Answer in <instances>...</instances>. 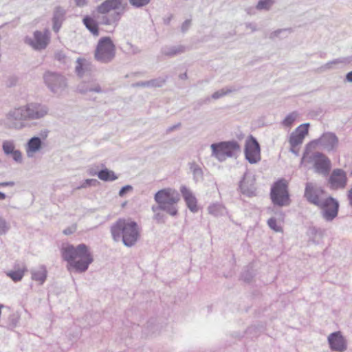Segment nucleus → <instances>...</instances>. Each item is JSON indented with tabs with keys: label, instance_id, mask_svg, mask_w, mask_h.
<instances>
[{
	"label": "nucleus",
	"instance_id": "f257e3e1",
	"mask_svg": "<svg viewBox=\"0 0 352 352\" xmlns=\"http://www.w3.org/2000/svg\"><path fill=\"white\" fill-rule=\"evenodd\" d=\"M63 260L67 262V270H74L76 272H86L94 261L93 256L88 246L80 243L77 246L69 244L61 250Z\"/></svg>",
	"mask_w": 352,
	"mask_h": 352
},
{
	"label": "nucleus",
	"instance_id": "f03ea898",
	"mask_svg": "<svg viewBox=\"0 0 352 352\" xmlns=\"http://www.w3.org/2000/svg\"><path fill=\"white\" fill-rule=\"evenodd\" d=\"M140 228L138 223L131 219H118L110 228L113 240L122 241L126 247H133L140 236Z\"/></svg>",
	"mask_w": 352,
	"mask_h": 352
},
{
	"label": "nucleus",
	"instance_id": "7ed1b4c3",
	"mask_svg": "<svg viewBox=\"0 0 352 352\" xmlns=\"http://www.w3.org/2000/svg\"><path fill=\"white\" fill-rule=\"evenodd\" d=\"M48 112L49 108L45 104L30 102L10 111L7 119L10 122L39 120L44 118Z\"/></svg>",
	"mask_w": 352,
	"mask_h": 352
},
{
	"label": "nucleus",
	"instance_id": "20e7f679",
	"mask_svg": "<svg viewBox=\"0 0 352 352\" xmlns=\"http://www.w3.org/2000/svg\"><path fill=\"white\" fill-rule=\"evenodd\" d=\"M154 200L159 204L161 210L172 217L177 215V204L180 200V194L175 189L166 188L158 190L154 195Z\"/></svg>",
	"mask_w": 352,
	"mask_h": 352
},
{
	"label": "nucleus",
	"instance_id": "39448f33",
	"mask_svg": "<svg viewBox=\"0 0 352 352\" xmlns=\"http://www.w3.org/2000/svg\"><path fill=\"white\" fill-rule=\"evenodd\" d=\"M211 156L218 161L224 162L228 157H233L241 152L240 144L236 140L222 141L210 145Z\"/></svg>",
	"mask_w": 352,
	"mask_h": 352
},
{
	"label": "nucleus",
	"instance_id": "423d86ee",
	"mask_svg": "<svg viewBox=\"0 0 352 352\" xmlns=\"http://www.w3.org/2000/svg\"><path fill=\"white\" fill-rule=\"evenodd\" d=\"M304 162L313 165L314 170L316 173L324 177L329 175L331 168V162L328 157L320 152H314L308 155L305 151L301 159V164Z\"/></svg>",
	"mask_w": 352,
	"mask_h": 352
},
{
	"label": "nucleus",
	"instance_id": "0eeeda50",
	"mask_svg": "<svg viewBox=\"0 0 352 352\" xmlns=\"http://www.w3.org/2000/svg\"><path fill=\"white\" fill-rule=\"evenodd\" d=\"M116 56V45L109 36L101 37L96 45L94 58L104 64L111 63Z\"/></svg>",
	"mask_w": 352,
	"mask_h": 352
},
{
	"label": "nucleus",
	"instance_id": "6e6552de",
	"mask_svg": "<svg viewBox=\"0 0 352 352\" xmlns=\"http://www.w3.org/2000/svg\"><path fill=\"white\" fill-rule=\"evenodd\" d=\"M270 198L272 203L279 207L287 206L290 204L288 186L284 179H278L272 186Z\"/></svg>",
	"mask_w": 352,
	"mask_h": 352
},
{
	"label": "nucleus",
	"instance_id": "1a4fd4ad",
	"mask_svg": "<svg viewBox=\"0 0 352 352\" xmlns=\"http://www.w3.org/2000/svg\"><path fill=\"white\" fill-rule=\"evenodd\" d=\"M43 78L45 85L54 94H61L67 87V78L58 72L47 71Z\"/></svg>",
	"mask_w": 352,
	"mask_h": 352
},
{
	"label": "nucleus",
	"instance_id": "9d476101",
	"mask_svg": "<svg viewBox=\"0 0 352 352\" xmlns=\"http://www.w3.org/2000/svg\"><path fill=\"white\" fill-rule=\"evenodd\" d=\"M50 32L45 28L43 32L34 31L33 37L26 36L24 38V43L36 51H41L47 48L50 43Z\"/></svg>",
	"mask_w": 352,
	"mask_h": 352
},
{
	"label": "nucleus",
	"instance_id": "9b49d317",
	"mask_svg": "<svg viewBox=\"0 0 352 352\" xmlns=\"http://www.w3.org/2000/svg\"><path fill=\"white\" fill-rule=\"evenodd\" d=\"M317 206L321 209V215L327 221H332L338 214L340 204L333 197L323 199Z\"/></svg>",
	"mask_w": 352,
	"mask_h": 352
},
{
	"label": "nucleus",
	"instance_id": "f8f14e48",
	"mask_svg": "<svg viewBox=\"0 0 352 352\" xmlns=\"http://www.w3.org/2000/svg\"><path fill=\"white\" fill-rule=\"evenodd\" d=\"M245 157L250 164H256L261 160V147L256 138L250 135L245 140Z\"/></svg>",
	"mask_w": 352,
	"mask_h": 352
},
{
	"label": "nucleus",
	"instance_id": "ddd939ff",
	"mask_svg": "<svg viewBox=\"0 0 352 352\" xmlns=\"http://www.w3.org/2000/svg\"><path fill=\"white\" fill-rule=\"evenodd\" d=\"M324 193V190L316 183L307 182L305 184L304 197L309 203L316 206L320 204L323 199L320 196Z\"/></svg>",
	"mask_w": 352,
	"mask_h": 352
},
{
	"label": "nucleus",
	"instance_id": "4468645a",
	"mask_svg": "<svg viewBox=\"0 0 352 352\" xmlns=\"http://www.w3.org/2000/svg\"><path fill=\"white\" fill-rule=\"evenodd\" d=\"M347 181L346 173L341 168L333 169L328 179L330 188L332 190L344 189Z\"/></svg>",
	"mask_w": 352,
	"mask_h": 352
},
{
	"label": "nucleus",
	"instance_id": "2eb2a0df",
	"mask_svg": "<svg viewBox=\"0 0 352 352\" xmlns=\"http://www.w3.org/2000/svg\"><path fill=\"white\" fill-rule=\"evenodd\" d=\"M77 91L81 94H87L88 93L101 94L104 91L96 78H90L88 80H82L77 86Z\"/></svg>",
	"mask_w": 352,
	"mask_h": 352
},
{
	"label": "nucleus",
	"instance_id": "dca6fc26",
	"mask_svg": "<svg viewBox=\"0 0 352 352\" xmlns=\"http://www.w3.org/2000/svg\"><path fill=\"white\" fill-rule=\"evenodd\" d=\"M330 349L336 352H344L347 349L346 341L340 331L331 333L328 336Z\"/></svg>",
	"mask_w": 352,
	"mask_h": 352
},
{
	"label": "nucleus",
	"instance_id": "f3484780",
	"mask_svg": "<svg viewBox=\"0 0 352 352\" xmlns=\"http://www.w3.org/2000/svg\"><path fill=\"white\" fill-rule=\"evenodd\" d=\"M322 148L327 151H335L338 146V138L334 133L327 132L317 140Z\"/></svg>",
	"mask_w": 352,
	"mask_h": 352
},
{
	"label": "nucleus",
	"instance_id": "a211bd4d",
	"mask_svg": "<svg viewBox=\"0 0 352 352\" xmlns=\"http://www.w3.org/2000/svg\"><path fill=\"white\" fill-rule=\"evenodd\" d=\"M239 188L241 192L248 197L255 195L256 187L254 178L248 176V173H245L243 179L240 181Z\"/></svg>",
	"mask_w": 352,
	"mask_h": 352
},
{
	"label": "nucleus",
	"instance_id": "6ab92c4d",
	"mask_svg": "<svg viewBox=\"0 0 352 352\" xmlns=\"http://www.w3.org/2000/svg\"><path fill=\"white\" fill-rule=\"evenodd\" d=\"M123 0H105L97 7V11L100 14H106L111 10H116L122 8V10L126 6V3L122 5Z\"/></svg>",
	"mask_w": 352,
	"mask_h": 352
},
{
	"label": "nucleus",
	"instance_id": "aec40b11",
	"mask_svg": "<svg viewBox=\"0 0 352 352\" xmlns=\"http://www.w3.org/2000/svg\"><path fill=\"white\" fill-rule=\"evenodd\" d=\"M180 192L188 209L192 212H197L198 211L197 199L190 190L186 186H182L180 188Z\"/></svg>",
	"mask_w": 352,
	"mask_h": 352
},
{
	"label": "nucleus",
	"instance_id": "412c9836",
	"mask_svg": "<svg viewBox=\"0 0 352 352\" xmlns=\"http://www.w3.org/2000/svg\"><path fill=\"white\" fill-rule=\"evenodd\" d=\"M43 141L40 137L34 136L28 140L25 145L26 154L28 157H34L36 153L41 151Z\"/></svg>",
	"mask_w": 352,
	"mask_h": 352
},
{
	"label": "nucleus",
	"instance_id": "4be33fe9",
	"mask_svg": "<svg viewBox=\"0 0 352 352\" xmlns=\"http://www.w3.org/2000/svg\"><path fill=\"white\" fill-rule=\"evenodd\" d=\"M65 10L63 8L60 6L55 8L52 18V29L55 32H58L60 30L62 23L65 20Z\"/></svg>",
	"mask_w": 352,
	"mask_h": 352
},
{
	"label": "nucleus",
	"instance_id": "5701e85b",
	"mask_svg": "<svg viewBox=\"0 0 352 352\" xmlns=\"http://www.w3.org/2000/svg\"><path fill=\"white\" fill-rule=\"evenodd\" d=\"M167 78L168 77L166 76L159 77L147 81H139L133 84V87H161L166 83Z\"/></svg>",
	"mask_w": 352,
	"mask_h": 352
},
{
	"label": "nucleus",
	"instance_id": "b1692460",
	"mask_svg": "<svg viewBox=\"0 0 352 352\" xmlns=\"http://www.w3.org/2000/svg\"><path fill=\"white\" fill-rule=\"evenodd\" d=\"M351 61H352L351 56L340 57V58H336L333 60H331V61L324 64L323 65L317 69V71L318 72H323L327 70H330V69H333V65H338V64L347 65V64H349Z\"/></svg>",
	"mask_w": 352,
	"mask_h": 352
},
{
	"label": "nucleus",
	"instance_id": "393cba45",
	"mask_svg": "<svg viewBox=\"0 0 352 352\" xmlns=\"http://www.w3.org/2000/svg\"><path fill=\"white\" fill-rule=\"evenodd\" d=\"M32 279L43 285L47 278V271L45 266L41 265L38 269L32 270L31 272Z\"/></svg>",
	"mask_w": 352,
	"mask_h": 352
},
{
	"label": "nucleus",
	"instance_id": "a878e982",
	"mask_svg": "<svg viewBox=\"0 0 352 352\" xmlns=\"http://www.w3.org/2000/svg\"><path fill=\"white\" fill-rule=\"evenodd\" d=\"M185 50V46L179 45L175 46H164L162 48L161 52L165 56L173 57L184 53Z\"/></svg>",
	"mask_w": 352,
	"mask_h": 352
},
{
	"label": "nucleus",
	"instance_id": "bb28decb",
	"mask_svg": "<svg viewBox=\"0 0 352 352\" xmlns=\"http://www.w3.org/2000/svg\"><path fill=\"white\" fill-rule=\"evenodd\" d=\"M82 23L87 30L94 35H99V28L98 22L90 16H85L82 19Z\"/></svg>",
	"mask_w": 352,
	"mask_h": 352
},
{
	"label": "nucleus",
	"instance_id": "cd10ccee",
	"mask_svg": "<svg viewBox=\"0 0 352 352\" xmlns=\"http://www.w3.org/2000/svg\"><path fill=\"white\" fill-rule=\"evenodd\" d=\"M98 178L104 182H113L118 179L115 173L107 168H104L97 173Z\"/></svg>",
	"mask_w": 352,
	"mask_h": 352
},
{
	"label": "nucleus",
	"instance_id": "c85d7f7f",
	"mask_svg": "<svg viewBox=\"0 0 352 352\" xmlns=\"http://www.w3.org/2000/svg\"><path fill=\"white\" fill-rule=\"evenodd\" d=\"M25 270H26L25 267H23V268L19 267L17 269L15 267L14 270L9 271L6 274H7V276L8 277H10L13 281L18 282V281L21 280L22 279V278L23 277L24 272Z\"/></svg>",
	"mask_w": 352,
	"mask_h": 352
},
{
	"label": "nucleus",
	"instance_id": "c756f323",
	"mask_svg": "<svg viewBox=\"0 0 352 352\" xmlns=\"http://www.w3.org/2000/svg\"><path fill=\"white\" fill-rule=\"evenodd\" d=\"M77 65L75 67V72L78 76L82 78L87 70L88 65L85 64V60L78 58L76 60Z\"/></svg>",
	"mask_w": 352,
	"mask_h": 352
},
{
	"label": "nucleus",
	"instance_id": "7c9ffc66",
	"mask_svg": "<svg viewBox=\"0 0 352 352\" xmlns=\"http://www.w3.org/2000/svg\"><path fill=\"white\" fill-rule=\"evenodd\" d=\"M208 212L214 216V217H219L223 214L225 208L224 207L219 204H214L212 205H210L208 208Z\"/></svg>",
	"mask_w": 352,
	"mask_h": 352
},
{
	"label": "nucleus",
	"instance_id": "2f4dec72",
	"mask_svg": "<svg viewBox=\"0 0 352 352\" xmlns=\"http://www.w3.org/2000/svg\"><path fill=\"white\" fill-rule=\"evenodd\" d=\"M2 149L5 155L9 156L15 150L14 142L13 140H4L2 143Z\"/></svg>",
	"mask_w": 352,
	"mask_h": 352
},
{
	"label": "nucleus",
	"instance_id": "473e14b6",
	"mask_svg": "<svg viewBox=\"0 0 352 352\" xmlns=\"http://www.w3.org/2000/svg\"><path fill=\"white\" fill-rule=\"evenodd\" d=\"M274 0H258L256 8L258 10H270Z\"/></svg>",
	"mask_w": 352,
	"mask_h": 352
},
{
	"label": "nucleus",
	"instance_id": "72a5a7b5",
	"mask_svg": "<svg viewBox=\"0 0 352 352\" xmlns=\"http://www.w3.org/2000/svg\"><path fill=\"white\" fill-rule=\"evenodd\" d=\"M298 113L294 111L290 113L282 121V124L286 127H291L295 122Z\"/></svg>",
	"mask_w": 352,
	"mask_h": 352
},
{
	"label": "nucleus",
	"instance_id": "f704fd0d",
	"mask_svg": "<svg viewBox=\"0 0 352 352\" xmlns=\"http://www.w3.org/2000/svg\"><path fill=\"white\" fill-rule=\"evenodd\" d=\"M190 169L192 171L194 179L196 182L203 179V170L197 164H193Z\"/></svg>",
	"mask_w": 352,
	"mask_h": 352
},
{
	"label": "nucleus",
	"instance_id": "c9c22d12",
	"mask_svg": "<svg viewBox=\"0 0 352 352\" xmlns=\"http://www.w3.org/2000/svg\"><path fill=\"white\" fill-rule=\"evenodd\" d=\"M303 140L304 138L293 132L290 135L289 142L291 146L296 147L302 143Z\"/></svg>",
	"mask_w": 352,
	"mask_h": 352
},
{
	"label": "nucleus",
	"instance_id": "e433bc0d",
	"mask_svg": "<svg viewBox=\"0 0 352 352\" xmlns=\"http://www.w3.org/2000/svg\"><path fill=\"white\" fill-rule=\"evenodd\" d=\"M309 126V123H304V124L300 125L299 126H298L296 128V129L295 130L294 133L296 135H299L302 138H305V136L308 134Z\"/></svg>",
	"mask_w": 352,
	"mask_h": 352
},
{
	"label": "nucleus",
	"instance_id": "4c0bfd02",
	"mask_svg": "<svg viewBox=\"0 0 352 352\" xmlns=\"http://www.w3.org/2000/svg\"><path fill=\"white\" fill-rule=\"evenodd\" d=\"M10 229V223L0 214V235L6 234Z\"/></svg>",
	"mask_w": 352,
	"mask_h": 352
},
{
	"label": "nucleus",
	"instance_id": "58836bf2",
	"mask_svg": "<svg viewBox=\"0 0 352 352\" xmlns=\"http://www.w3.org/2000/svg\"><path fill=\"white\" fill-rule=\"evenodd\" d=\"M232 91V89H221L220 90H218V91L214 92L211 96V98H212L214 100H217V99H219V98L225 96L226 95L231 93Z\"/></svg>",
	"mask_w": 352,
	"mask_h": 352
},
{
	"label": "nucleus",
	"instance_id": "ea45409f",
	"mask_svg": "<svg viewBox=\"0 0 352 352\" xmlns=\"http://www.w3.org/2000/svg\"><path fill=\"white\" fill-rule=\"evenodd\" d=\"M286 32L290 33L292 30L290 28L278 29L271 32L269 36V38L272 40H274L275 38L279 37L282 33H285Z\"/></svg>",
	"mask_w": 352,
	"mask_h": 352
},
{
	"label": "nucleus",
	"instance_id": "a19ab883",
	"mask_svg": "<svg viewBox=\"0 0 352 352\" xmlns=\"http://www.w3.org/2000/svg\"><path fill=\"white\" fill-rule=\"evenodd\" d=\"M130 4L135 8H142L148 5L151 0H129Z\"/></svg>",
	"mask_w": 352,
	"mask_h": 352
},
{
	"label": "nucleus",
	"instance_id": "79ce46f5",
	"mask_svg": "<svg viewBox=\"0 0 352 352\" xmlns=\"http://www.w3.org/2000/svg\"><path fill=\"white\" fill-rule=\"evenodd\" d=\"M55 59L60 63H67L68 58L63 51H58L55 53Z\"/></svg>",
	"mask_w": 352,
	"mask_h": 352
},
{
	"label": "nucleus",
	"instance_id": "37998d69",
	"mask_svg": "<svg viewBox=\"0 0 352 352\" xmlns=\"http://www.w3.org/2000/svg\"><path fill=\"white\" fill-rule=\"evenodd\" d=\"M98 184V180L95 179H87L84 181V182L81 184V186L77 187V189L87 188L90 186H96Z\"/></svg>",
	"mask_w": 352,
	"mask_h": 352
},
{
	"label": "nucleus",
	"instance_id": "c03bdc74",
	"mask_svg": "<svg viewBox=\"0 0 352 352\" xmlns=\"http://www.w3.org/2000/svg\"><path fill=\"white\" fill-rule=\"evenodd\" d=\"M267 225L272 230L276 232H279L281 230V228L277 225L276 219L274 217L270 218L267 220Z\"/></svg>",
	"mask_w": 352,
	"mask_h": 352
},
{
	"label": "nucleus",
	"instance_id": "a18cd8bd",
	"mask_svg": "<svg viewBox=\"0 0 352 352\" xmlns=\"http://www.w3.org/2000/svg\"><path fill=\"white\" fill-rule=\"evenodd\" d=\"M254 274L252 271L249 270L244 271L241 274V278L246 283H250L252 280Z\"/></svg>",
	"mask_w": 352,
	"mask_h": 352
},
{
	"label": "nucleus",
	"instance_id": "49530a36",
	"mask_svg": "<svg viewBox=\"0 0 352 352\" xmlns=\"http://www.w3.org/2000/svg\"><path fill=\"white\" fill-rule=\"evenodd\" d=\"M12 159L17 163L22 162V153L19 150H14L10 155Z\"/></svg>",
	"mask_w": 352,
	"mask_h": 352
},
{
	"label": "nucleus",
	"instance_id": "de8ad7c7",
	"mask_svg": "<svg viewBox=\"0 0 352 352\" xmlns=\"http://www.w3.org/2000/svg\"><path fill=\"white\" fill-rule=\"evenodd\" d=\"M126 46L128 47H127V50L132 54H139L141 52V50L133 45L131 42H126Z\"/></svg>",
	"mask_w": 352,
	"mask_h": 352
},
{
	"label": "nucleus",
	"instance_id": "09e8293b",
	"mask_svg": "<svg viewBox=\"0 0 352 352\" xmlns=\"http://www.w3.org/2000/svg\"><path fill=\"white\" fill-rule=\"evenodd\" d=\"M133 190V186L131 185H126L121 188L119 191V196L124 197L126 193Z\"/></svg>",
	"mask_w": 352,
	"mask_h": 352
},
{
	"label": "nucleus",
	"instance_id": "8fccbe9b",
	"mask_svg": "<svg viewBox=\"0 0 352 352\" xmlns=\"http://www.w3.org/2000/svg\"><path fill=\"white\" fill-rule=\"evenodd\" d=\"M191 26V19H186L181 26V31L183 33L186 32Z\"/></svg>",
	"mask_w": 352,
	"mask_h": 352
},
{
	"label": "nucleus",
	"instance_id": "3c124183",
	"mask_svg": "<svg viewBox=\"0 0 352 352\" xmlns=\"http://www.w3.org/2000/svg\"><path fill=\"white\" fill-rule=\"evenodd\" d=\"M122 12H115L111 14L110 18L112 21V23H117L120 19Z\"/></svg>",
	"mask_w": 352,
	"mask_h": 352
},
{
	"label": "nucleus",
	"instance_id": "603ef678",
	"mask_svg": "<svg viewBox=\"0 0 352 352\" xmlns=\"http://www.w3.org/2000/svg\"><path fill=\"white\" fill-rule=\"evenodd\" d=\"M154 219L157 221V223H164V215L160 212H156L154 215Z\"/></svg>",
	"mask_w": 352,
	"mask_h": 352
},
{
	"label": "nucleus",
	"instance_id": "864d4df0",
	"mask_svg": "<svg viewBox=\"0 0 352 352\" xmlns=\"http://www.w3.org/2000/svg\"><path fill=\"white\" fill-rule=\"evenodd\" d=\"M182 124L180 122H178L177 124H174L173 126H169L167 129H166V133H171L172 131H173L174 130H176L177 129H179L180 126H181Z\"/></svg>",
	"mask_w": 352,
	"mask_h": 352
},
{
	"label": "nucleus",
	"instance_id": "5fc2aeb1",
	"mask_svg": "<svg viewBox=\"0 0 352 352\" xmlns=\"http://www.w3.org/2000/svg\"><path fill=\"white\" fill-rule=\"evenodd\" d=\"M210 97H207L204 99H200L199 100H197V104L200 107L201 105H203L204 104H206V103H208L210 102Z\"/></svg>",
	"mask_w": 352,
	"mask_h": 352
},
{
	"label": "nucleus",
	"instance_id": "6e6d98bb",
	"mask_svg": "<svg viewBox=\"0 0 352 352\" xmlns=\"http://www.w3.org/2000/svg\"><path fill=\"white\" fill-rule=\"evenodd\" d=\"M101 23L104 25H111L112 24V21L109 17L107 16H102Z\"/></svg>",
	"mask_w": 352,
	"mask_h": 352
},
{
	"label": "nucleus",
	"instance_id": "4d7b16f0",
	"mask_svg": "<svg viewBox=\"0 0 352 352\" xmlns=\"http://www.w3.org/2000/svg\"><path fill=\"white\" fill-rule=\"evenodd\" d=\"M15 185L14 182L10 181V182H4L0 183V187H7L10 186L12 187Z\"/></svg>",
	"mask_w": 352,
	"mask_h": 352
},
{
	"label": "nucleus",
	"instance_id": "13d9d810",
	"mask_svg": "<svg viewBox=\"0 0 352 352\" xmlns=\"http://www.w3.org/2000/svg\"><path fill=\"white\" fill-rule=\"evenodd\" d=\"M75 2L78 7H83L87 4V0H75Z\"/></svg>",
	"mask_w": 352,
	"mask_h": 352
},
{
	"label": "nucleus",
	"instance_id": "bf43d9fd",
	"mask_svg": "<svg viewBox=\"0 0 352 352\" xmlns=\"http://www.w3.org/2000/svg\"><path fill=\"white\" fill-rule=\"evenodd\" d=\"M344 81L352 83V71L346 74Z\"/></svg>",
	"mask_w": 352,
	"mask_h": 352
},
{
	"label": "nucleus",
	"instance_id": "052dcab7",
	"mask_svg": "<svg viewBox=\"0 0 352 352\" xmlns=\"http://www.w3.org/2000/svg\"><path fill=\"white\" fill-rule=\"evenodd\" d=\"M74 232V228H67L63 230V233L65 235H69Z\"/></svg>",
	"mask_w": 352,
	"mask_h": 352
},
{
	"label": "nucleus",
	"instance_id": "680f3d73",
	"mask_svg": "<svg viewBox=\"0 0 352 352\" xmlns=\"http://www.w3.org/2000/svg\"><path fill=\"white\" fill-rule=\"evenodd\" d=\"M49 131L47 130L42 131L40 133L41 140H45L48 135Z\"/></svg>",
	"mask_w": 352,
	"mask_h": 352
},
{
	"label": "nucleus",
	"instance_id": "e2e57ef3",
	"mask_svg": "<svg viewBox=\"0 0 352 352\" xmlns=\"http://www.w3.org/2000/svg\"><path fill=\"white\" fill-rule=\"evenodd\" d=\"M173 18V15L170 14L168 18L164 19V23L165 25H169Z\"/></svg>",
	"mask_w": 352,
	"mask_h": 352
},
{
	"label": "nucleus",
	"instance_id": "0e129e2a",
	"mask_svg": "<svg viewBox=\"0 0 352 352\" xmlns=\"http://www.w3.org/2000/svg\"><path fill=\"white\" fill-rule=\"evenodd\" d=\"M246 27H247L248 28H250V29L252 30V32H254V31H256V26H255L254 25H253L252 23H247V24H246Z\"/></svg>",
	"mask_w": 352,
	"mask_h": 352
},
{
	"label": "nucleus",
	"instance_id": "69168bd1",
	"mask_svg": "<svg viewBox=\"0 0 352 352\" xmlns=\"http://www.w3.org/2000/svg\"><path fill=\"white\" fill-rule=\"evenodd\" d=\"M289 151L296 155H298V149L296 148V147L291 146Z\"/></svg>",
	"mask_w": 352,
	"mask_h": 352
},
{
	"label": "nucleus",
	"instance_id": "338daca9",
	"mask_svg": "<svg viewBox=\"0 0 352 352\" xmlns=\"http://www.w3.org/2000/svg\"><path fill=\"white\" fill-rule=\"evenodd\" d=\"M179 78L182 80H186L188 78V76H187V73L185 72V73H183V74H181L179 76Z\"/></svg>",
	"mask_w": 352,
	"mask_h": 352
},
{
	"label": "nucleus",
	"instance_id": "774afa93",
	"mask_svg": "<svg viewBox=\"0 0 352 352\" xmlns=\"http://www.w3.org/2000/svg\"><path fill=\"white\" fill-rule=\"evenodd\" d=\"M153 212L156 213L157 210H161L160 208H159V204L157 206H153L151 208Z\"/></svg>",
	"mask_w": 352,
	"mask_h": 352
}]
</instances>
